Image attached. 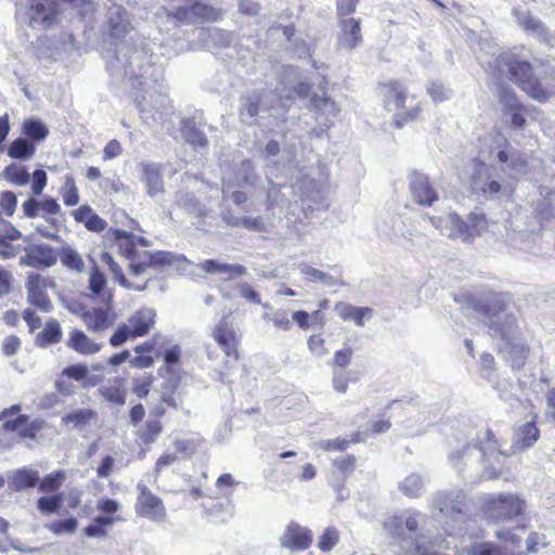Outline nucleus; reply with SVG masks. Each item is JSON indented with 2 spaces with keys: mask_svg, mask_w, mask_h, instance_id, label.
<instances>
[{
  "mask_svg": "<svg viewBox=\"0 0 555 555\" xmlns=\"http://www.w3.org/2000/svg\"><path fill=\"white\" fill-rule=\"evenodd\" d=\"M468 305L477 319L489 328V334L502 340V348L508 352L512 367L521 369L526 363L529 348L524 343L515 341L519 326L515 315L508 311L505 296L490 291L477 293L469 297Z\"/></svg>",
  "mask_w": 555,
  "mask_h": 555,
  "instance_id": "obj_1",
  "label": "nucleus"
},
{
  "mask_svg": "<svg viewBox=\"0 0 555 555\" xmlns=\"http://www.w3.org/2000/svg\"><path fill=\"white\" fill-rule=\"evenodd\" d=\"M490 51L480 55L479 62L499 78H509L531 99L545 103L555 95V74L535 77L529 62L517 59L513 53L502 51L496 46L488 44Z\"/></svg>",
  "mask_w": 555,
  "mask_h": 555,
  "instance_id": "obj_2",
  "label": "nucleus"
},
{
  "mask_svg": "<svg viewBox=\"0 0 555 555\" xmlns=\"http://www.w3.org/2000/svg\"><path fill=\"white\" fill-rule=\"evenodd\" d=\"M506 456L500 450L492 430L487 429L477 436L476 443H468L451 453L449 461L463 478L494 479L501 475Z\"/></svg>",
  "mask_w": 555,
  "mask_h": 555,
  "instance_id": "obj_3",
  "label": "nucleus"
},
{
  "mask_svg": "<svg viewBox=\"0 0 555 555\" xmlns=\"http://www.w3.org/2000/svg\"><path fill=\"white\" fill-rule=\"evenodd\" d=\"M107 68L116 77L143 78L138 81L142 89L147 83V75L157 74L162 78V73L152 66V54L126 42L116 43L114 54L107 60Z\"/></svg>",
  "mask_w": 555,
  "mask_h": 555,
  "instance_id": "obj_4",
  "label": "nucleus"
},
{
  "mask_svg": "<svg viewBox=\"0 0 555 555\" xmlns=\"http://www.w3.org/2000/svg\"><path fill=\"white\" fill-rule=\"evenodd\" d=\"M420 516L416 513H404L393 516L385 520L383 528L392 539L411 540L416 555H439V551L435 550V547L442 548L444 540L435 538L434 541L427 542L424 535L414 537L420 525Z\"/></svg>",
  "mask_w": 555,
  "mask_h": 555,
  "instance_id": "obj_5",
  "label": "nucleus"
},
{
  "mask_svg": "<svg viewBox=\"0 0 555 555\" xmlns=\"http://www.w3.org/2000/svg\"><path fill=\"white\" fill-rule=\"evenodd\" d=\"M427 219L442 235L462 242H467L478 235V229L485 221L483 216L476 212L469 214L467 221L461 219L456 214H449L446 217L427 216Z\"/></svg>",
  "mask_w": 555,
  "mask_h": 555,
  "instance_id": "obj_6",
  "label": "nucleus"
},
{
  "mask_svg": "<svg viewBox=\"0 0 555 555\" xmlns=\"http://www.w3.org/2000/svg\"><path fill=\"white\" fill-rule=\"evenodd\" d=\"M466 494L460 489H451L438 492L433 500V514L440 521L449 518L454 525L448 524L444 531L450 535L456 525L464 522L466 513Z\"/></svg>",
  "mask_w": 555,
  "mask_h": 555,
  "instance_id": "obj_7",
  "label": "nucleus"
},
{
  "mask_svg": "<svg viewBox=\"0 0 555 555\" xmlns=\"http://www.w3.org/2000/svg\"><path fill=\"white\" fill-rule=\"evenodd\" d=\"M525 509V501L514 493L490 494L483 504L486 517L494 522L512 521L522 515Z\"/></svg>",
  "mask_w": 555,
  "mask_h": 555,
  "instance_id": "obj_8",
  "label": "nucleus"
},
{
  "mask_svg": "<svg viewBox=\"0 0 555 555\" xmlns=\"http://www.w3.org/2000/svg\"><path fill=\"white\" fill-rule=\"evenodd\" d=\"M16 15H25L33 28H49L55 22L59 8L55 0H14Z\"/></svg>",
  "mask_w": 555,
  "mask_h": 555,
  "instance_id": "obj_9",
  "label": "nucleus"
},
{
  "mask_svg": "<svg viewBox=\"0 0 555 555\" xmlns=\"http://www.w3.org/2000/svg\"><path fill=\"white\" fill-rule=\"evenodd\" d=\"M163 90L164 86L159 83V91L151 92L143 89L142 94L134 95V103L140 111L141 118L147 125L156 121L162 122L163 116L169 109L170 101Z\"/></svg>",
  "mask_w": 555,
  "mask_h": 555,
  "instance_id": "obj_10",
  "label": "nucleus"
},
{
  "mask_svg": "<svg viewBox=\"0 0 555 555\" xmlns=\"http://www.w3.org/2000/svg\"><path fill=\"white\" fill-rule=\"evenodd\" d=\"M214 12L215 10L202 0H178L177 4H172L166 10V15L177 26L193 24L202 18H210Z\"/></svg>",
  "mask_w": 555,
  "mask_h": 555,
  "instance_id": "obj_11",
  "label": "nucleus"
},
{
  "mask_svg": "<svg viewBox=\"0 0 555 555\" xmlns=\"http://www.w3.org/2000/svg\"><path fill=\"white\" fill-rule=\"evenodd\" d=\"M275 95L269 91H253L241 98L240 118L246 125H254L262 113L272 109Z\"/></svg>",
  "mask_w": 555,
  "mask_h": 555,
  "instance_id": "obj_12",
  "label": "nucleus"
},
{
  "mask_svg": "<svg viewBox=\"0 0 555 555\" xmlns=\"http://www.w3.org/2000/svg\"><path fill=\"white\" fill-rule=\"evenodd\" d=\"M144 256L149 257V264L154 269H163L165 267H175L182 275L204 276L196 272L194 263L182 254H175L166 250L144 251Z\"/></svg>",
  "mask_w": 555,
  "mask_h": 555,
  "instance_id": "obj_13",
  "label": "nucleus"
},
{
  "mask_svg": "<svg viewBox=\"0 0 555 555\" xmlns=\"http://www.w3.org/2000/svg\"><path fill=\"white\" fill-rule=\"evenodd\" d=\"M472 190L485 199H501L508 195L507 186L494 179L490 168L480 169L472 177Z\"/></svg>",
  "mask_w": 555,
  "mask_h": 555,
  "instance_id": "obj_14",
  "label": "nucleus"
},
{
  "mask_svg": "<svg viewBox=\"0 0 555 555\" xmlns=\"http://www.w3.org/2000/svg\"><path fill=\"white\" fill-rule=\"evenodd\" d=\"M137 490L139 491L137 503L138 514L153 521H164L166 518V508L163 501L154 495L142 482L137 485Z\"/></svg>",
  "mask_w": 555,
  "mask_h": 555,
  "instance_id": "obj_15",
  "label": "nucleus"
},
{
  "mask_svg": "<svg viewBox=\"0 0 555 555\" xmlns=\"http://www.w3.org/2000/svg\"><path fill=\"white\" fill-rule=\"evenodd\" d=\"M409 188L412 198L422 206H433L438 201V193L431 184L429 178L418 171H414L409 177Z\"/></svg>",
  "mask_w": 555,
  "mask_h": 555,
  "instance_id": "obj_16",
  "label": "nucleus"
},
{
  "mask_svg": "<svg viewBox=\"0 0 555 555\" xmlns=\"http://www.w3.org/2000/svg\"><path fill=\"white\" fill-rule=\"evenodd\" d=\"M312 531L300 526L296 521H291L282 535L280 537V545L289 551H305L312 543Z\"/></svg>",
  "mask_w": 555,
  "mask_h": 555,
  "instance_id": "obj_17",
  "label": "nucleus"
},
{
  "mask_svg": "<svg viewBox=\"0 0 555 555\" xmlns=\"http://www.w3.org/2000/svg\"><path fill=\"white\" fill-rule=\"evenodd\" d=\"M496 160L502 171L511 178L517 179L527 173V159L519 151L513 147L500 150L496 154Z\"/></svg>",
  "mask_w": 555,
  "mask_h": 555,
  "instance_id": "obj_18",
  "label": "nucleus"
},
{
  "mask_svg": "<svg viewBox=\"0 0 555 555\" xmlns=\"http://www.w3.org/2000/svg\"><path fill=\"white\" fill-rule=\"evenodd\" d=\"M57 261V254L47 244H35L26 248L21 263L31 268H50Z\"/></svg>",
  "mask_w": 555,
  "mask_h": 555,
  "instance_id": "obj_19",
  "label": "nucleus"
},
{
  "mask_svg": "<svg viewBox=\"0 0 555 555\" xmlns=\"http://www.w3.org/2000/svg\"><path fill=\"white\" fill-rule=\"evenodd\" d=\"M338 46L351 51L362 42L361 20L354 17H343L339 23Z\"/></svg>",
  "mask_w": 555,
  "mask_h": 555,
  "instance_id": "obj_20",
  "label": "nucleus"
},
{
  "mask_svg": "<svg viewBox=\"0 0 555 555\" xmlns=\"http://www.w3.org/2000/svg\"><path fill=\"white\" fill-rule=\"evenodd\" d=\"M109 35L115 39H122L132 29L128 12L119 4L113 3L107 12Z\"/></svg>",
  "mask_w": 555,
  "mask_h": 555,
  "instance_id": "obj_21",
  "label": "nucleus"
},
{
  "mask_svg": "<svg viewBox=\"0 0 555 555\" xmlns=\"http://www.w3.org/2000/svg\"><path fill=\"white\" fill-rule=\"evenodd\" d=\"M385 107L388 111H401L405 108L408 99L406 90L399 81H389L379 86Z\"/></svg>",
  "mask_w": 555,
  "mask_h": 555,
  "instance_id": "obj_22",
  "label": "nucleus"
},
{
  "mask_svg": "<svg viewBox=\"0 0 555 555\" xmlns=\"http://www.w3.org/2000/svg\"><path fill=\"white\" fill-rule=\"evenodd\" d=\"M22 210L24 216L27 218H44L46 215L52 216L59 214L61 206L56 199L51 197L42 201H39L36 197H29L22 204Z\"/></svg>",
  "mask_w": 555,
  "mask_h": 555,
  "instance_id": "obj_23",
  "label": "nucleus"
},
{
  "mask_svg": "<svg viewBox=\"0 0 555 555\" xmlns=\"http://www.w3.org/2000/svg\"><path fill=\"white\" fill-rule=\"evenodd\" d=\"M513 15L516 18V23L525 31L532 34L533 36L544 41L548 40L550 31L545 24L532 16L528 11H521L518 8L513 9Z\"/></svg>",
  "mask_w": 555,
  "mask_h": 555,
  "instance_id": "obj_24",
  "label": "nucleus"
},
{
  "mask_svg": "<svg viewBox=\"0 0 555 555\" xmlns=\"http://www.w3.org/2000/svg\"><path fill=\"white\" fill-rule=\"evenodd\" d=\"M196 270H202L208 274H225L228 279H234L247 274V269L243 264L224 263L216 259H207L195 266Z\"/></svg>",
  "mask_w": 555,
  "mask_h": 555,
  "instance_id": "obj_25",
  "label": "nucleus"
},
{
  "mask_svg": "<svg viewBox=\"0 0 555 555\" xmlns=\"http://www.w3.org/2000/svg\"><path fill=\"white\" fill-rule=\"evenodd\" d=\"M156 312L152 308L138 310L128 319V327L133 337L144 336L155 324Z\"/></svg>",
  "mask_w": 555,
  "mask_h": 555,
  "instance_id": "obj_26",
  "label": "nucleus"
},
{
  "mask_svg": "<svg viewBox=\"0 0 555 555\" xmlns=\"http://www.w3.org/2000/svg\"><path fill=\"white\" fill-rule=\"evenodd\" d=\"M204 122L197 116L185 118L181 121V132L184 140L194 147H204L208 140L201 129Z\"/></svg>",
  "mask_w": 555,
  "mask_h": 555,
  "instance_id": "obj_27",
  "label": "nucleus"
},
{
  "mask_svg": "<svg viewBox=\"0 0 555 555\" xmlns=\"http://www.w3.org/2000/svg\"><path fill=\"white\" fill-rule=\"evenodd\" d=\"M98 421V413L92 409H77L62 416L63 425L70 430H85Z\"/></svg>",
  "mask_w": 555,
  "mask_h": 555,
  "instance_id": "obj_28",
  "label": "nucleus"
},
{
  "mask_svg": "<svg viewBox=\"0 0 555 555\" xmlns=\"http://www.w3.org/2000/svg\"><path fill=\"white\" fill-rule=\"evenodd\" d=\"M212 337L229 357L235 353V335L230 322L223 318L212 331Z\"/></svg>",
  "mask_w": 555,
  "mask_h": 555,
  "instance_id": "obj_29",
  "label": "nucleus"
},
{
  "mask_svg": "<svg viewBox=\"0 0 555 555\" xmlns=\"http://www.w3.org/2000/svg\"><path fill=\"white\" fill-rule=\"evenodd\" d=\"M143 177L147 194L152 197L164 192V181L162 178V167L154 163L142 164Z\"/></svg>",
  "mask_w": 555,
  "mask_h": 555,
  "instance_id": "obj_30",
  "label": "nucleus"
},
{
  "mask_svg": "<svg viewBox=\"0 0 555 555\" xmlns=\"http://www.w3.org/2000/svg\"><path fill=\"white\" fill-rule=\"evenodd\" d=\"M40 480L39 472L33 468L23 467L14 470L9 476V486L14 491H23L35 487Z\"/></svg>",
  "mask_w": 555,
  "mask_h": 555,
  "instance_id": "obj_31",
  "label": "nucleus"
},
{
  "mask_svg": "<svg viewBox=\"0 0 555 555\" xmlns=\"http://www.w3.org/2000/svg\"><path fill=\"white\" fill-rule=\"evenodd\" d=\"M539 435L540 431L533 421L520 426L514 436V441L512 444L513 452L522 451L532 447L533 443L538 440Z\"/></svg>",
  "mask_w": 555,
  "mask_h": 555,
  "instance_id": "obj_32",
  "label": "nucleus"
},
{
  "mask_svg": "<svg viewBox=\"0 0 555 555\" xmlns=\"http://www.w3.org/2000/svg\"><path fill=\"white\" fill-rule=\"evenodd\" d=\"M63 331L56 319L47 321L43 330L35 338V344L39 348H47L61 341Z\"/></svg>",
  "mask_w": 555,
  "mask_h": 555,
  "instance_id": "obj_33",
  "label": "nucleus"
},
{
  "mask_svg": "<svg viewBox=\"0 0 555 555\" xmlns=\"http://www.w3.org/2000/svg\"><path fill=\"white\" fill-rule=\"evenodd\" d=\"M66 346L81 354H94L100 351L101 346L92 341L82 331L74 330L69 334Z\"/></svg>",
  "mask_w": 555,
  "mask_h": 555,
  "instance_id": "obj_34",
  "label": "nucleus"
},
{
  "mask_svg": "<svg viewBox=\"0 0 555 555\" xmlns=\"http://www.w3.org/2000/svg\"><path fill=\"white\" fill-rule=\"evenodd\" d=\"M199 38L207 47H229L235 39L233 33L218 27L204 28L199 33Z\"/></svg>",
  "mask_w": 555,
  "mask_h": 555,
  "instance_id": "obj_35",
  "label": "nucleus"
},
{
  "mask_svg": "<svg viewBox=\"0 0 555 555\" xmlns=\"http://www.w3.org/2000/svg\"><path fill=\"white\" fill-rule=\"evenodd\" d=\"M337 314L344 320H353L358 326H363V319L372 314V309L367 307H356L349 304H337L335 307Z\"/></svg>",
  "mask_w": 555,
  "mask_h": 555,
  "instance_id": "obj_36",
  "label": "nucleus"
},
{
  "mask_svg": "<svg viewBox=\"0 0 555 555\" xmlns=\"http://www.w3.org/2000/svg\"><path fill=\"white\" fill-rule=\"evenodd\" d=\"M88 328L93 332H102L112 325L107 311L102 308H94L82 315Z\"/></svg>",
  "mask_w": 555,
  "mask_h": 555,
  "instance_id": "obj_37",
  "label": "nucleus"
},
{
  "mask_svg": "<svg viewBox=\"0 0 555 555\" xmlns=\"http://www.w3.org/2000/svg\"><path fill=\"white\" fill-rule=\"evenodd\" d=\"M163 425L159 420L150 417L139 429L138 437L144 444L154 443L160 435Z\"/></svg>",
  "mask_w": 555,
  "mask_h": 555,
  "instance_id": "obj_38",
  "label": "nucleus"
},
{
  "mask_svg": "<svg viewBox=\"0 0 555 555\" xmlns=\"http://www.w3.org/2000/svg\"><path fill=\"white\" fill-rule=\"evenodd\" d=\"M35 153V145L25 138L15 139L9 146L8 155L15 159H28Z\"/></svg>",
  "mask_w": 555,
  "mask_h": 555,
  "instance_id": "obj_39",
  "label": "nucleus"
},
{
  "mask_svg": "<svg viewBox=\"0 0 555 555\" xmlns=\"http://www.w3.org/2000/svg\"><path fill=\"white\" fill-rule=\"evenodd\" d=\"M298 268L300 273L306 275L311 281L320 282L327 286L337 284L336 279H334L332 275L319 269H315L305 262L300 263Z\"/></svg>",
  "mask_w": 555,
  "mask_h": 555,
  "instance_id": "obj_40",
  "label": "nucleus"
},
{
  "mask_svg": "<svg viewBox=\"0 0 555 555\" xmlns=\"http://www.w3.org/2000/svg\"><path fill=\"white\" fill-rule=\"evenodd\" d=\"M424 489V480L420 475L411 474L401 483L400 490L408 496H420Z\"/></svg>",
  "mask_w": 555,
  "mask_h": 555,
  "instance_id": "obj_41",
  "label": "nucleus"
},
{
  "mask_svg": "<svg viewBox=\"0 0 555 555\" xmlns=\"http://www.w3.org/2000/svg\"><path fill=\"white\" fill-rule=\"evenodd\" d=\"M114 519L109 516H98L85 528V533L90 538H103L106 535V526L113 525Z\"/></svg>",
  "mask_w": 555,
  "mask_h": 555,
  "instance_id": "obj_42",
  "label": "nucleus"
},
{
  "mask_svg": "<svg viewBox=\"0 0 555 555\" xmlns=\"http://www.w3.org/2000/svg\"><path fill=\"white\" fill-rule=\"evenodd\" d=\"M3 175L7 180L17 185H25L29 182V173L24 167L11 164L5 167Z\"/></svg>",
  "mask_w": 555,
  "mask_h": 555,
  "instance_id": "obj_43",
  "label": "nucleus"
},
{
  "mask_svg": "<svg viewBox=\"0 0 555 555\" xmlns=\"http://www.w3.org/2000/svg\"><path fill=\"white\" fill-rule=\"evenodd\" d=\"M63 502V494L41 496L37 501V508L44 515L57 513Z\"/></svg>",
  "mask_w": 555,
  "mask_h": 555,
  "instance_id": "obj_44",
  "label": "nucleus"
},
{
  "mask_svg": "<svg viewBox=\"0 0 555 555\" xmlns=\"http://www.w3.org/2000/svg\"><path fill=\"white\" fill-rule=\"evenodd\" d=\"M60 257H61V261H62L63 266L72 269V270L78 271V272L82 271V269L85 267L82 258L73 248H70V247L62 248V250L60 253Z\"/></svg>",
  "mask_w": 555,
  "mask_h": 555,
  "instance_id": "obj_45",
  "label": "nucleus"
},
{
  "mask_svg": "<svg viewBox=\"0 0 555 555\" xmlns=\"http://www.w3.org/2000/svg\"><path fill=\"white\" fill-rule=\"evenodd\" d=\"M78 526V521L75 517H69L66 519L55 520L46 525V528L53 533L61 535L64 533L73 534Z\"/></svg>",
  "mask_w": 555,
  "mask_h": 555,
  "instance_id": "obj_46",
  "label": "nucleus"
},
{
  "mask_svg": "<svg viewBox=\"0 0 555 555\" xmlns=\"http://www.w3.org/2000/svg\"><path fill=\"white\" fill-rule=\"evenodd\" d=\"M500 103L504 107V114L511 111L520 108L522 105L519 103L515 92L509 87L502 86L499 90Z\"/></svg>",
  "mask_w": 555,
  "mask_h": 555,
  "instance_id": "obj_47",
  "label": "nucleus"
},
{
  "mask_svg": "<svg viewBox=\"0 0 555 555\" xmlns=\"http://www.w3.org/2000/svg\"><path fill=\"white\" fill-rule=\"evenodd\" d=\"M24 132L31 140L41 141L48 135V128L39 120L29 119L24 122Z\"/></svg>",
  "mask_w": 555,
  "mask_h": 555,
  "instance_id": "obj_48",
  "label": "nucleus"
},
{
  "mask_svg": "<svg viewBox=\"0 0 555 555\" xmlns=\"http://www.w3.org/2000/svg\"><path fill=\"white\" fill-rule=\"evenodd\" d=\"M64 479H65L64 472L59 470V472L49 474L39 482L38 489L41 492L56 491L61 487Z\"/></svg>",
  "mask_w": 555,
  "mask_h": 555,
  "instance_id": "obj_49",
  "label": "nucleus"
},
{
  "mask_svg": "<svg viewBox=\"0 0 555 555\" xmlns=\"http://www.w3.org/2000/svg\"><path fill=\"white\" fill-rule=\"evenodd\" d=\"M339 540V532L334 527H327L318 541V547L322 552L331 551Z\"/></svg>",
  "mask_w": 555,
  "mask_h": 555,
  "instance_id": "obj_50",
  "label": "nucleus"
},
{
  "mask_svg": "<svg viewBox=\"0 0 555 555\" xmlns=\"http://www.w3.org/2000/svg\"><path fill=\"white\" fill-rule=\"evenodd\" d=\"M312 104L318 111L327 116H336L339 112L337 104L326 95H314Z\"/></svg>",
  "mask_w": 555,
  "mask_h": 555,
  "instance_id": "obj_51",
  "label": "nucleus"
},
{
  "mask_svg": "<svg viewBox=\"0 0 555 555\" xmlns=\"http://www.w3.org/2000/svg\"><path fill=\"white\" fill-rule=\"evenodd\" d=\"M255 181L254 166L250 160L241 163L235 184L240 188L253 184Z\"/></svg>",
  "mask_w": 555,
  "mask_h": 555,
  "instance_id": "obj_52",
  "label": "nucleus"
},
{
  "mask_svg": "<svg viewBox=\"0 0 555 555\" xmlns=\"http://www.w3.org/2000/svg\"><path fill=\"white\" fill-rule=\"evenodd\" d=\"M44 422L39 418H35L33 421H27L24 425H21L18 437L22 439H30L35 440L37 438V434L43 428Z\"/></svg>",
  "mask_w": 555,
  "mask_h": 555,
  "instance_id": "obj_53",
  "label": "nucleus"
},
{
  "mask_svg": "<svg viewBox=\"0 0 555 555\" xmlns=\"http://www.w3.org/2000/svg\"><path fill=\"white\" fill-rule=\"evenodd\" d=\"M63 201L66 206H75L79 203V192L72 177H67L62 188Z\"/></svg>",
  "mask_w": 555,
  "mask_h": 555,
  "instance_id": "obj_54",
  "label": "nucleus"
},
{
  "mask_svg": "<svg viewBox=\"0 0 555 555\" xmlns=\"http://www.w3.org/2000/svg\"><path fill=\"white\" fill-rule=\"evenodd\" d=\"M87 373H89V367L86 364L76 363L64 367L62 376L82 384L83 378H87Z\"/></svg>",
  "mask_w": 555,
  "mask_h": 555,
  "instance_id": "obj_55",
  "label": "nucleus"
},
{
  "mask_svg": "<svg viewBox=\"0 0 555 555\" xmlns=\"http://www.w3.org/2000/svg\"><path fill=\"white\" fill-rule=\"evenodd\" d=\"M102 261L105 262L109 271L113 275V279L119 283L120 286H129V281L126 279L125 274L122 273L121 268L119 264L114 260L111 254L103 253L102 254Z\"/></svg>",
  "mask_w": 555,
  "mask_h": 555,
  "instance_id": "obj_56",
  "label": "nucleus"
},
{
  "mask_svg": "<svg viewBox=\"0 0 555 555\" xmlns=\"http://www.w3.org/2000/svg\"><path fill=\"white\" fill-rule=\"evenodd\" d=\"M27 301L44 312H49L52 309V302L43 289L27 293Z\"/></svg>",
  "mask_w": 555,
  "mask_h": 555,
  "instance_id": "obj_57",
  "label": "nucleus"
},
{
  "mask_svg": "<svg viewBox=\"0 0 555 555\" xmlns=\"http://www.w3.org/2000/svg\"><path fill=\"white\" fill-rule=\"evenodd\" d=\"M106 285V279L102 272L98 268H94L90 274L89 279V288L95 294L100 295Z\"/></svg>",
  "mask_w": 555,
  "mask_h": 555,
  "instance_id": "obj_58",
  "label": "nucleus"
},
{
  "mask_svg": "<svg viewBox=\"0 0 555 555\" xmlns=\"http://www.w3.org/2000/svg\"><path fill=\"white\" fill-rule=\"evenodd\" d=\"M238 294L241 297L245 298L248 302L260 305L261 299L259 294L250 287V285L246 282L238 283L236 285Z\"/></svg>",
  "mask_w": 555,
  "mask_h": 555,
  "instance_id": "obj_59",
  "label": "nucleus"
},
{
  "mask_svg": "<svg viewBox=\"0 0 555 555\" xmlns=\"http://www.w3.org/2000/svg\"><path fill=\"white\" fill-rule=\"evenodd\" d=\"M334 465L344 475H348L354 470L356 457L353 455H340L334 460Z\"/></svg>",
  "mask_w": 555,
  "mask_h": 555,
  "instance_id": "obj_60",
  "label": "nucleus"
},
{
  "mask_svg": "<svg viewBox=\"0 0 555 555\" xmlns=\"http://www.w3.org/2000/svg\"><path fill=\"white\" fill-rule=\"evenodd\" d=\"M47 173L42 169H37L33 173V184H31V191L35 196L41 195L43 189L47 185Z\"/></svg>",
  "mask_w": 555,
  "mask_h": 555,
  "instance_id": "obj_61",
  "label": "nucleus"
},
{
  "mask_svg": "<svg viewBox=\"0 0 555 555\" xmlns=\"http://www.w3.org/2000/svg\"><path fill=\"white\" fill-rule=\"evenodd\" d=\"M132 336L130 328L127 324L120 325L109 338V344L113 347H119Z\"/></svg>",
  "mask_w": 555,
  "mask_h": 555,
  "instance_id": "obj_62",
  "label": "nucleus"
},
{
  "mask_svg": "<svg viewBox=\"0 0 555 555\" xmlns=\"http://www.w3.org/2000/svg\"><path fill=\"white\" fill-rule=\"evenodd\" d=\"M16 204V195L13 192L7 191L1 194L0 205L1 208L5 211L7 216L10 217L14 214Z\"/></svg>",
  "mask_w": 555,
  "mask_h": 555,
  "instance_id": "obj_63",
  "label": "nucleus"
},
{
  "mask_svg": "<svg viewBox=\"0 0 555 555\" xmlns=\"http://www.w3.org/2000/svg\"><path fill=\"white\" fill-rule=\"evenodd\" d=\"M21 347V339L16 335H9L2 341V352L5 357L14 356Z\"/></svg>",
  "mask_w": 555,
  "mask_h": 555,
  "instance_id": "obj_64",
  "label": "nucleus"
}]
</instances>
